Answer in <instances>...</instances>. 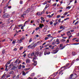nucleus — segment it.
<instances>
[{"label": "nucleus", "mask_w": 79, "mask_h": 79, "mask_svg": "<svg viewBox=\"0 0 79 79\" xmlns=\"http://www.w3.org/2000/svg\"><path fill=\"white\" fill-rule=\"evenodd\" d=\"M35 54L34 55V58H33V60H34L38 59L37 58V56H40L42 55V52H40L38 53V52L37 51L36 52H35Z\"/></svg>", "instance_id": "1"}, {"label": "nucleus", "mask_w": 79, "mask_h": 79, "mask_svg": "<svg viewBox=\"0 0 79 79\" xmlns=\"http://www.w3.org/2000/svg\"><path fill=\"white\" fill-rule=\"evenodd\" d=\"M77 77V74H72L70 75V76L69 77V79H74L76 78V77Z\"/></svg>", "instance_id": "2"}, {"label": "nucleus", "mask_w": 79, "mask_h": 79, "mask_svg": "<svg viewBox=\"0 0 79 79\" xmlns=\"http://www.w3.org/2000/svg\"><path fill=\"white\" fill-rule=\"evenodd\" d=\"M10 17V15L8 13H5L4 14H3L2 15V17L4 19H6V18H8Z\"/></svg>", "instance_id": "3"}, {"label": "nucleus", "mask_w": 79, "mask_h": 79, "mask_svg": "<svg viewBox=\"0 0 79 79\" xmlns=\"http://www.w3.org/2000/svg\"><path fill=\"white\" fill-rule=\"evenodd\" d=\"M59 50V49L58 48H57L56 50H53L52 52V54H55V53H56L57 52H58Z\"/></svg>", "instance_id": "4"}, {"label": "nucleus", "mask_w": 79, "mask_h": 79, "mask_svg": "<svg viewBox=\"0 0 79 79\" xmlns=\"http://www.w3.org/2000/svg\"><path fill=\"white\" fill-rule=\"evenodd\" d=\"M65 47H66L65 46H63V44H61L60 45V50H63V48H64Z\"/></svg>", "instance_id": "5"}, {"label": "nucleus", "mask_w": 79, "mask_h": 79, "mask_svg": "<svg viewBox=\"0 0 79 79\" xmlns=\"http://www.w3.org/2000/svg\"><path fill=\"white\" fill-rule=\"evenodd\" d=\"M37 46V44H35L33 46H32L31 47V49H34L35 48V47Z\"/></svg>", "instance_id": "6"}, {"label": "nucleus", "mask_w": 79, "mask_h": 79, "mask_svg": "<svg viewBox=\"0 0 79 79\" xmlns=\"http://www.w3.org/2000/svg\"><path fill=\"white\" fill-rule=\"evenodd\" d=\"M60 70H61V71L60 72V74H61V73H61V72H63L64 70L66 69V68H64V67H62L60 69Z\"/></svg>", "instance_id": "7"}, {"label": "nucleus", "mask_w": 79, "mask_h": 79, "mask_svg": "<svg viewBox=\"0 0 79 79\" xmlns=\"http://www.w3.org/2000/svg\"><path fill=\"white\" fill-rule=\"evenodd\" d=\"M48 7H49V5H46L45 7L44 8V11H46V10H47V8Z\"/></svg>", "instance_id": "8"}, {"label": "nucleus", "mask_w": 79, "mask_h": 79, "mask_svg": "<svg viewBox=\"0 0 79 79\" xmlns=\"http://www.w3.org/2000/svg\"><path fill=\"white\" fill-rule=\"evenodd\" d=\"M30 61H31V60H30L29 59H27L26 60V63H29Z\"/></svg>", "instance_id": "9"}, {"label": "nucleus", "mask_w": 79, "mask_h": 79, "mask_svg": "<svg viewBox=\"0 0 79 79\" xmlns=\"http://www.w3.org/2000/svg\"><path fill=\"white\" fill-rule=\"evenodd\" d=\"M56 44L57 45H58L59 44H60V40H59V39H57L56 40Z\"/></svg>", "instance_id": "10"}, {"label": "nucleus", "mask_w": 79, "mask_h": 79, "mask_svg": "<svg viewBox=\"0 0 79 79\" xmlns=\"http://www.w3.org/2000/svg\"><path fill=\"white\" fill-rule=\"evenodd\" d=\"M33 60L34 59H33V61L34 62L33 64H34L35 66H36V65H37V62L34 61V60Z\"/></svg>", "instance_id": "11"}, {"label": "nucleus", "mask_w": 79, "mask_h": 79, "mask_svg": "<svg viewBox=\"0 0 79 79\" xmlns=\"http://www.w3.org/2000/svg\"><path fill=\"white\" fill-rule=\"evenodd\" d=\"M69 65V63H68L66 64L65 66H64V68H66L67 67H68Z\"/></svg>", "instance_id": "12"}, {"label": "nucleus", "mask_w": 79, "mask_h": 79, "mask_svg": "<svg viewBox=\"0 0 79 79\" xmlns=\"http://www.w3.org/2000/svg\"><path fill=\"white\" fill-rule=\"evenodd\" d=\"M57 74H58V72H55L54 74H53L52 76H54V75H55V76L53 77H55L57 75Z\"/></svg>", "instance_id": "13"}, {"label": "nucleus", "mask_w": 79, "mask_h": 79, "mask_svg": "<svg viewBox=\"0 0 79 79\" xmlns=\"http://www.w3.org/2000/svg\"><path fill=\"white\" fill-rule=\"evenodd\" d=\"M57 21H58L59 23H60V19H59L58 20H57L56 21V23H54V26H56V24H57V23H58V22H57Z\"/></svg>", "instance_id": "14"}, {"label": "nucleus", "mask_w": 79, "mask_h": 79, "mask_svg": "<svg viewBox=\"0 0 79 79\" xmlns=\"http://www.w3.org/2000/svg\"><path fill=\"white\" fill-rule=\"evenodd\" d=\"M16 68L14 66L11 69V70H16Z\"/></svg>", "instance_id": "15"}, {"label": "nucleus", "mask_w": 79, "mask_h": 79, "mask_svg": "<svg viewBox=\"0 0 79 79\" xmlns=\"http://www.w3.org/2000/svg\"><path fill=\"white\" fill-rule=\"evenodd\" d=\"M7 9L6 8V7L4 8V13H5V12H6V9Z\"/></svg>", "instance_id": "16"}, {"label": "nucleus", "mask_w": 79, "mask_h": 79, "mask_svg": "<svg viewBox=\"0 0 79 79\" xmlns=\"http://www.w3.org/2000/svg\"><path fill=\"white\" fill-rule=\"evenodd\" d=\"M63 27V25H61L60 27V29H63V30H64V27Z\"/></svg>", "instance_id": "17"}, {"label": "nucleus", "mask_w": 79, "mask_h": 79, "mask_svg": "<svg viewBox=\"0 0 79 79\" xmlns=\"http://www.w3.org/2000/svg\"><path fill=\"white\" fill-rule=\"evenodd\" d=\"M22 42H23V40L21 39H20L19 41H18V43L19 44H21Z\"/></svg>", "instance_id": "18"}, {"label": "nucleus", "mask_w": 79, "mask_h": 79, "mask_svg": "<svg viewBox=\"0 0 79 79\" xmlns=\"http://www.w3.org/2000/svg\"><path fill=\"white\" fill-rule=\"evenodd\" d=\"M44 24H40L39 26L40 27V28H41L42 29V27H44Z\"/></svg>", "instance_id": "19"}, {"label": "nucleus", "mask_w": 79, "mask_h": 79, "mask_svg": "<svg viewBox=\"0 0 79 79\" xmlns=\"http://www.w3.org/2000/svg\"><path fill=\"white\" fill-rule=\"evenodd\" d=\"M32 45V44H31V45H29L27 46V48H31V46Z\"/></svg>", "instance_id": "20"}, {"label": "nucleus", "mask_w": 79, "mask_h": 79, "mask_svg": "<svg viewBox=\"0 0 79 79\" xmlns=\"http://www.w3.org/2000/svg\"><path fill=\"white\" fill-rule=\"evenodd\" d=\"M31 69V68H28L25 69H24V71H28V70H29V69Z\"/></svg>", "instance_id": "21"}, {"label": "nucleus", "mask_w": 79, "mask_h": 79, "mask_svg": "<svg viewBox=\"0 0 79 79\" xmlns=\"http://www.w3.org/2000/svg\"><path fill=\"white\" fill-rule=\"evenodd\" d=\"M55 44H56V41H54L52 43V45H55Z\"/></svg>", "instance_id": "22"}, {"label": "nucleus", "mask_w": 79, "mask_h": 79, "mask_svg": "<svg viewBox=\"0 0 79 79\" xmlns=\"http://www.w3.org/2000/svg\"><path fill=\"white\" fill-rule=\"evenodd\" d=\"M22 73V74L23 76H26V73L25 72H24V71H23Z\"/></svg>", "instance_id": "23"}, {"label": "nucleus", "mask_w": 79, "mask_h": 79, "mask_svg": "<svg viewBox=\"0 0 79 79\" xmlns=\"http://www.w3.org/2000/svg\"><path fill=\"white\" fill-rule=\"evenodd\" d=\"M7 68H8V65H7V64H6V71H7L8 69H7Z\"/></svg>", "instance_id": "24"}, {"label": "nucleus", "mask_w": 79, "mask_h": 79, "mask_svg": "<svg viewBox=\"0 0 79 79\" xmlns=\"http://www.w3.org/2000/svg\"><path fill=\"white\" fill-rule=\"evenodd\" d=\"M24 15H26V14H24L23 15H21V18H24Z\"/></svg>", "instance_id": "25"}, {"label": "nucleus", "mask_w": 79, "mask_h": 79, "mask_svg": "<svg viewBox=\"0 0 79 79\" xmlns=\"http://www.w3.org/2000/svg\"><path fill=\"white\" fill-rule=\"evenodd\" d=\"M30 11V9H28L26 11L27 13H29Z\"/></svg>", "instance_id": "26"}, {"label": "nucleus", "mask_w": 79, "mask_h": 79, "mask_svg": "<svg viewBox=\"0 0 79 79\" xmlns=\"http://www.w3.org/2000/svg\"><path fill=\"white\" fill-rule=\"evenodd\" d=\"M9 74H13V71H12L11 72H10L9 73Z\"/></svg>", "instance_id": "27"}, {"label": "nucleus", "mask_w": 79, "mask_h": 79, "mask_svg": "<svg viewBox=\"0 0 79 79\" xmlns=\"http://www.w3.org/2000/svg\"><path fill=\"white\" fill-rule=\"evenodd\" d=\"M42 41L40 40V41H39L37 43V44H41V43H42Z\"/></svg>", "instance_id": "28"}, {"label": "nucleus", "mask_w": 79, "mask_h": 79, "mask_svg": "<svg viewBox=\"0 0 79 79\" xmlns=\"http://www.w3.org/2000/svg\"><path fill=\"white\" fill-rule=\"evenodd\" d=\"M21 40H24V39H25V37L23 36L22 38H21Z\"/></svg>", "instance_id": "29"}, {"label": "nucleus", "mask_w": 79, "mask_h": 79, "mask_svg": "<svg viewBox=\"0 0 79 79\" xmlns=\"http://www.w3.org/2000/svg\"><path fill=\"white\" fill-rule=\"evenodd\" d=\"M73 63H74V60H73L72 63H71V66L73 64Z\"/></svg>", "instance_id": "30"}, {"label": "nucleus", "mask_w": 79, "mask_h": 79, "mask_svg": "<svg viewBox=\"0 0 79 79\" xmlns=\"http://www.w3.org/2000/svg\"><path fill=\"white\" fill-rule=\"evenodd\" d=\"M35 75V73H33L31 74V76H34Z\"/></svg>", "instance_id": "31"}, {"label": "nucleus", "mask_w": 79, "mask_h": 79, "mask_svg": "<svg viewBox=\"0 0 79 79\" xmlns=\"http://www.w3.org/2000/svg\"><path fill=\"white\" fill-rule=\"evenodd\" d=\"M68 12H66L64 13V16H66V15H67V14H68Z\"/></svg>", "instance_id": "32"}, {"label": "nucleus", "mask_w": 79, "mask_h": 79, "mask_svg": "<svg viewBox=\"0 0 79 79\" xmlns=\"http://www.w3.org/2000/svg\"><path fill=\"white\" fill-rule=\"evenodd\" d=\"M47 1H46L43 3V5H45V4H47Z\"/></svg>", "instance_id": "33"}, {"label": "nucleus", "mask_w": 79, "mask_h": 79, "mask_svg": "<svg viewBox=\"0 0 79 79\" xmlns=\"http://www.w3.org/2000/svg\"><path fill=\"white\" fill-rule=\"evenodd\" d=\"M23 2L21 0L20 2V4L21 5H22L23 4Z\"/></svg>", "instance_id": "34"}, {"label": "nucleus", "mask_w": 79, "mask_h": 79, "mask_svg": "<svg viewBox=\"0 0 79 79\" xmlns=\"http://www.w3.org/2000/svg\"><path fill=\"white\" fill-rule=\"evenodd\" d=\"M10 77V75H7L6 76V78H8V77Z\"/></svg>", "instance_id": "35"}, {"label": "nucleus", "mask_w": 79, "mask_h": 79, "mask_svg": "<svg viewBox=\"0 0 79 79\" xmlns=\"http://www.w3.org/2000/svg\"><path fill=\"white\" fill-rule=\"evenodd\" d=\"M39 29V27H38L36 28L35 31H38Z\"/></svg>", "instance_id": "36"}, {"label": "nucleus", "mask_w": 79, "mask_h": 79, "mask_svg": "<svg viewBox=\"0 0 79 79\" xmlns=\"http://www.w3.org/2000/svg\"><path fill=\"white\" fill-rule=\"evenodd\" d=\"M56 3H54L52 6H56Z\"/></svg>", "instance_id": "37"}, {"label": "nucleus", "mask_w": 79, "mask_h": 79, "mask_svg": "<svg viewBox=\"0 0 79 79\" xmlns=\"http://www.w3.org/2000/svg\"><path fill=\"white\" fill-rule=\"evenodd\" d=\"M21 67H22V66L21 65H20L19 66V69H21Z\"/></svg>", "instance_id": "38"}, {"label": "nucleus", "mask_w": 79, "mask_h": 79, "mask_svg": "<svg viewBox=\"0 0 79 79\" xmlns=\"http://www.w3.org/2000/svg\"><path fill=\"white\" fill-rule=\"evenodd\" d=\"M48 37H46L44 39L45 40H48Z\"/></svg>", "instance_id": "39"}, {"label": "nucleus", "mask_w": 79, "mask_h": 79, "mask_svg": "<svg viewBox=\"0 0 79 79\" xmlns=\"http://www.w3.org/2000/svg\"><path fill=\"white\" fill-rule=\"evenodd\" d=\"M28 58H31V57H32V56H31V54H28Z\"/></svg>", "instance_id": "40"}, {"label": "nucleus", "mask_w": 79, "mask_h": 79, "mask_svg": "<svg viewBox=\"0 0 79 79\" xmlns=\"http://www.w3.org/2000/svg\"><path fill=\"white\" fill-rule=\"evenodd\" d=\"M34 55V53L33 52L30 55V56H33V55Z\"/></svg>", "instance_id": "41"}, {"label": "nucleus", "mask_w": 79, "mask_h": 79, "mask_svg": "<svg viewBox=\"0 0 79 79\" xmlns=\"http://www.w3.org/2000/svg\"><path fill=\"white\" fill-rule=\"evenodd\" d=\"M37 15H38V16H39L40 15V13L39 12H38L36 13Z\"/></svg>", "instance_id": "42"}, {"label": "nucleus", "mask_w": 79, "mask_h": 79, "mask_svg": "<svg viewBox=\"0 0 79 79\" xmlns=\"http://www.w3.org/2000/svg\"><path fill=\"white\" fill-rule=\"evenodd\" d=\"M23 48V47H20V48L19 49V50H22Z\"/></svg>", "instance_id": "43"}, {"label": "nucleus", "mask_w": 79, "mask_h": 79, "mask_svg": "<svg viewBox=\"0 0 79 79\" xmlns=\"http://www.w3.org/2000/svg\"><path fill=\"white\" fill-rule=\"evenodd\" d=\"M44 55H47V51H45L44 52Z\"/></svg>", "instance_id": "44"}, {"label": "nucleus", "mask_w": 79, "mask_h": 79, "mask_svg": "<svg viewBox=\"0 0 79 79\" xmlns=\"http://www.w3.org/2000/svg\"><path fill=\"white\" fill-rule=\"evenodd\" d=\"M2 10L1 9H0V15H1V14L2 13Z\"/></svg>", "instance_id": "45"}, {"label": "nucleus", "mask_w": 79, "mask_h": 79, "mask_svg": "<svg viewBox=\"0 0 79 79\" xmlns=\"http://www.w3.org/2000/svg\"><path fill=\"white\" fill-rule=\"evenodd\" d=\"M7 7L9 9H11V6H8Z\"/></svg>", "instance_id": "46"}, {"label": "nucleus", "mask_w": 79, "mask_h": 79, "mask_svg": "<svg viewBox=\"0 0 79 79\" xmlns=\"http://www.w3.org/2000/svg\"><path fill=\"white\" fill-rule=\"evenodd\" d=\"M47 16V17H48L49 18H50L52 17V16H51L50 15H48Z\"/></svg>", "instance_id": "47"}, {"label": "nucleus", "mask_w": 79, "mask_h": 79, "mask_svg": "<svg viewBox=\"0 0 79 79\" xmlns=\"http://www.w3.org/2000/svg\"><path fill=\"white\" fill-rule=\"evenodd\" d=\"M79 23V21H77L76 23H75L74 24L75 25H76V24H77V23Z\"/></svg>", "instance_id": "48"}, {"label": "nucleus", "mask_w": 79, "mask_h": 79, "mask_svg": "<svg viewBox=\"0 0 79 79\" xmlns=\"http://www.w3.org/2000/svg\"><path fill=\"white\" fill-rule=\"evenodd\" d=\"M34 22V20H31V21L30 23H31V24H32Z\"/></svg>", "instance_id": "49"}, {"label": "nucleus", "mask_w": 79, "mask_h": 79, "mask_svg": "<svg viewBox=\"0 0 79 79\" xmlns=\"http://www.w3.org/2000/svg\"><path fill=\"white\" fill-rule=\"evenodd\" d=\"M5 50H2V53L3 54H4V53H5Z\"/></svg>", "instance_id": "50"}, {"label": "nucleus", "mask_w": 79, "mask_h": 79, "mask_svg": "<svg viewBox=\"0 0 79 79\" xmlns=\"http://www.w3.org/2000/svg\"><path fill=\"white\" fill-rule=\"evenodd\" d=\"M29 42H32V38H31L30 40H29Z\"/></svg>", "instance_id": "51"}, {"label": "nucleus", "mask_w": 79, "mask_h": 79, "mask_svg": "<svg viewBox=\"0 0 79 79\" xmlns=\"http://www.w3.org/2000/svg\"><path fill=\"white\" fill-rule=\"evenodd\" d=\"M75 41L77 42H79V39H77V40H76Z\"/></svg>", "instance_id": "52"}, {"label": "nucleus", "mask_w": 79, "mask_h": 79, "mask_svg": "<svg viewBox=\"0 0 79 79\" xmlns=\"http://www.w3.org/2000/svg\"><path fill=\"white\" fill-rule=\"evenodd\" d=\"M73 55V56H74L75 55V52H73L72 53Z\"/></svg>", "instance_id": "53"}, {"label": "nucleus", "mask_w": 79, "mask_h": 79, "mask_svg": "<svg viewBox=\"0 0 79 79\" xmlns=\"http://www.w3.org/2000/svg\"><path fill=\"white\" fill-rule=\"evenodd\" d=\"M19 75H18L17 76V77H16V78L17 79H19Z\"/></svg>", "instance_id": "54"}, {"label": "nucleus", "mask_w": 79, "mask_h": 79, "mask_svg": "<svg viewBox=\"0 0 79 79\" xmlns=\"http://www.w3.org/2000/svg\"><path fill=\"white\" fill-rule=\"evenodd\" d=\"M41 20H42V21H43L44 19V18H43V17H41Z\"/></svg>", "instance_id": "55"}, {"label": "nucleus", "mask_w": 79, "mask_h": 79, "mask_svg": "<svg viewBox=\"0 0 79 79\" xmlns=\"http://www.w3.org/2000/svg\"><path fill=\"white\" fill-rule=\"evenodd\" d=\"M49 54H50V52H47V55H49Z\"/></svg>", "instance_id": "56"}, {"label": "nucleus", "mask_w": 79, "mask_h": 79, "mask_svg": "<svg viewBox=\"0 0 79 79\" xmlns=\"http://www.w3.org/2000/svg\"><path fill=\"white\" fill-rule=\"evenodd\" d=\"M23 57H26V53H25L23 55Z\"/></svg>", "instance_id": "57"}, {"label": "nucleus", "mask_w": 79, "mask_h": 79, "mask_svg": "<svg viewBox=\"0 0 79 79\" xmlns=\"http://www.w3.org/2000/svg\"><path fill=\"white\" fill-rule=\"evenodd\" d=\"M15 12H15V11H13V12H12V14L13 15V14H15Z\"/></svg>", "instance_id": "58"}, {"label": "nucleus", "mask_w": 79, "mask_h": 79, "mask_svg": "<svg viewBox=\"0 0 79 79\" xmlns=\"http://www.w3.org/2000/svg\"><path fill=\"white\" fill-rule=\"evenodd\" d=\"M15 41H13L12 42V44H15Z\"/></svg>", "instance_id": "59"}, {"label": "nucleus", "mask_w": 79, "mask_h": 79, "mask_svg": "<svg viewBox=\"0 0 79 79\" xmlns=\"http://www.w3.org/2000/svg\"><path fill=\"white\" fill-rule=\"evenodd\" d=\"M13 50L14 51H17V48H15Z\"/></svg>", "instance_id": "60"}, {"label": "nucleus", "mask_w": 79, "mask_h": 79, "mask_svg": "<svg viewBox=\"0 0 79 79\" xmlns=\"http://www.w3.org/2000/svg\"><path fill=\"white\" fill-rule=\"evenodd\" d=\"M51 36V34H48V35H47V36L48 37H50Z\"/></svg>", "instance_id": "61"}, {"label": "nucleus", "mask_w": 79, "mask_h": 79, "mask_svg": "<svg viewBox=\"0 0 79 79\" xmlns=\"http://www.w3.org/2000/svg\"><path fill=\"white\" fill-rule=\"evenodd\" d=\"M75 22H76V20H74L73 21V23H72V24H74V23H75Z\"/></svg>", "instance_id": "62"}, {"label": "nucleus", "mask_w": 79, "mask_h": 79, "mask_svg": "<svg viewBox=\"0 0 79 79\" xmlns=\"http://www.w3.org/2000/svg\"><path fill=\"white\" fill-rule=\"evenodd\" d=\"M22 68H25V66L24 65H22Z\"/></svg>", "instance_id": "63"}, {"label": "nucleus", "mask_w": 79, "mask_h": 79, "mask_svg": "<svg viewBox=\"0 0 79 79\" xmlns=\"http://www.w3.org/2000/svg\"><path fill=\"white\" fill-rule=\"evenodd\" d=\"M32 78H30V77H29V78H27V79H32Z\"/></svg>", "instance_id": "64"}]
</instances>
